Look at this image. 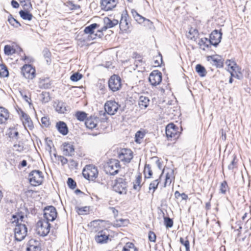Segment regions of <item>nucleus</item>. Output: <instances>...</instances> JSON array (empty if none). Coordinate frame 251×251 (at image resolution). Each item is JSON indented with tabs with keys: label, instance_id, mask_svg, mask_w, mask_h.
<instances>
[{
	"label": "nucleus",
	"instance_id": "obj_37",
	"mask_svg": "<svg viewBox=\"0 0 251 251\" xmlns=\"http://www.w3.org/2000/svg\"><path fill=\"white\" fill-rule=\"evenodd\" d=\"M56 110L60 113H64L67 111L65 104L62 102H58L56 107Z\"/></svg>",
	"mask_w": 251,
	"mask_h": 251
},
{
	"label": "nucleus",
	"instance_id": "obj_19",
	"mask_svg": "<svg viewBox=\"0 0 251 251\" xmlns=\"http://www.w3.org/2000/svg\"><path fill=\"white\" fill-rule=\"evenodd\" d=\"M117 4L115 0H101V9L105 11L112 10Z\"/></svg>",
	"mask_w": 251,
	"mask_h": 251
},
{
	"label": "nucleus",
	"instance_id": "obj_56",
	"mask_svg": "<svg viewBox=\"0 0 251 251\" xmlns=\"http://www.w3.org/2000/svg\"><path fill=\"white\" fill-rule=\"evenodd\" d=\"M149 240L151 242H155L156 241V236L155 234L152 231H150L149 232Z\"/></svg>",
	"mask_w": 251,
	"mask_h": 251
},
{
	"label": "nucleus",
	"instance_id": "obj_13",
	"mask_svg": "<svg viewBox=\"0 0 251 251\" xmlns=\"http://www.w3.org/2000/svg\"><path fill=\"white\" fill-rule=\"evenodd\" d=\"M149 80L152 85H158L162 80V74L158 71H154L150 74Z\"/></svg>",
	"mask_w": 251,
	"mask_h": 251
},
{
	"label": "nucleus",
	"instance_id": "obj_43",
	"mask_svg": "<svg viewBox=\"0 0 251 251\" xmlns=\"http://www.w3.org/2000/svg\"><path fill=\"white\" fill-rule=\"evenodd\" d=\"M75 116L78 120L83 121L86 119L87 114L83 111H77L76 112Z\"/></svg>",
	"mask_w": 251,
	"mask_h": 251
},
{
	"label": "nucleus",
	"instance_id": "obj_29",
	"mask_svg": "<svg viewBox=\"0 0 251 251\" xmlns=\"http://www.w3.org/2000/svg\"><path fill=\"white\" fill-rule=\"evenodd\" d=\"M198 44L200 48L203 50H205V48H209L211 45L209 42V39H208L207 38H201L199 40Z\"/></svg>",
	"mask_w": 251,
	"mask_h": 251
},
{
	"label": "nucleus",
	"instance_id": "obj_31",
	"mask_svg": "<svg viewBox=\"0 0 251 251\" xmlns=\"http://www.w3.org/2000/svg\"><path fill=\"white\" fill-rule=\"evenodd\" d=\"M162 174H163V172L160 176L159 178L153 180L150 184L149 189H150V190H153V193L154 192V191H155V190L157 189V188L158 187V185L160 181L161 177L162 176Z\"/></svg>",
	"mask_w": 251,
	"mask_h": 251
},
{
	"label": "nucleus",
	"instance_id": "obj_32",
	"mask_svg": "<svg viewBox=\"0 0 251 251\" xmlns=\"http://www.w3.org/2000/svg\"><path fill=\"white\" fill-rule=\"evenodd\" d=\"M76 211L79 215H85L89 213V206H84V207H78L76 206L75 208Z\"/></svg>",
	"mask_w": 251,
	"mask_h": 251
},
{
	"label": "nucleus",
	"instance_id": "obj_6",
	"mask_svg": "<svg viewBox=\"0 0 251 251\" xmlns=\"http://www.w3.org/2000/svg\"><path fill=\"white\" fill-rule=\"evenodd\" d=\"M127 185L125 180L123 178H118L114 180L113 185V190L120 194H126Z\"/></svg>",
	"mask_w": 251,
	"mask_h": 251
},
{
	"label": "nucleus",
	"instance_id": "obj_27",
	"mask_svg": "<svg viewBox=\"0 0 251 251\" xmlns=\"http://www.w3.org/2000/svg\"><path fill=\"white\" fill-rule=\"evenodd\" d=\"M27 9H25V10H21L19 12V14L21 17L25 20L31 21L33 16L32 14H31L29 11H27Z\"/></svg>",
	"mask_w": 251,
	"mask_h": 251
},
{
	"label": "nucleus",
	"instance_id": "obj_50",
	"mask_svg": "<svg viewBox=\"0 0 251 251\" xmlns=\"http://www.w3.org/2000/svg\"><path fill=\"white\" fill-rule=\"evenodd\" d=\"M41 123L44 127H48L50 125L49 118L48 117H43L41 119Z\"/></svg>",
	"mask_w": 251,
	"mask_h": 251
},
{
	"label": "nucleus",
	"instance_id": "obj_35",
	"mask_svg": "<svg viewBox=\"0 0 251 251\" xmlns=\"http://www.w3.org/2000/svg\"><path fill=\"white\" fill-rule=\"evenodd\" d=\"M8 134L10 138L13 139H15L17 140L18 139L19 132L15 128H10L9 129Z\"/></svg>",
	"mask_w": 251,
	"mask_h": 251
},
{
	"label": "nucleus",
	"instance_id": "obj_18",
	"mask_svg": "<svg viewBox=\"0 0 251 251\" xmlns=\"http://www.w3.org/2000/svg\"><path fill=\"white\" fill-rule=\"evenodd\" d=\"M27 251H41L40 241L35 239H31L28 241Z\"/></svg>",
	"mask_w": 251,
	"mask_h": 251
},
{
	"label": "nucleus",
	"instance_id": "obj_62",
	"mask_svg": "<svg viewBox=\"0 0 251 251\" xmlns=\"http://www.w3.org/2000/svg\"><path fill=\"white\" fill-rule=\"evenodd\" d=\"M235 167V157L232 160L231 163L228 166V168L229 170H233Z\"/></svg>",
	"mask_w": 251,
	"mask_h": 251
},
{
	"label": "nucleus",
	"instance_id": "obj_26",
	"mask_svg": "<svg viewBox=\"0 0 251 251\" xmlns=\"http://www.w3.org/2000/svg\"><path fill=\"white\" fill-rule=\"evenodd\" d=\"M150 100L147 97L140 96L139 100V105L141 109L146 108L149 104Z\"/></svg>",
	"mask_w": 251,
	"mask_h": 251
},
{
	"label": "nucleus",
	"instance_id": "obj_42",
	"mask_svg": "<svg viewBox=\"0 0 251 251\" xmlns=\"http://www.w3.org/2000/svg\"><path fill=\"white\" fill-rule=\"evenodd\" d=\"M25 9L29 10L32 8L31 0H19Z\"/></svg>",
	"mask_w": 251,
	"mask_h": 251
},
{
	"label": "nucleus",
	"instance_id": "obj_58",
	"mask_svg": "<svg viewBox=\"0 0 251 251\" xmlns=\"http://www.w3.org/2000/svg\"><path fill=\"white\" fill-rule=\"evenodd\" d=\"M226 64L231 69H232V66H235L237 65V64L234 61H231L230 60H227L226 62Z\"/></svg>",
	"mask_w": 251,
	"mask_h": 251
},
{
	"label": "nucleus",
	"instance_id": "obj_25",
	"mask_svg": "<svg viewBox=\"0 0 251 251\" xmlns=\"http://www.w3.org/2000/svg\"><path fill=\"white\" fill-rule=\"evenodd\" d=\"M97 119L90 118L86 119L85 125L87 128L92 129L96 127L97 125Z\"/></svg>",
	"mask_w": 251,
	"mask_h": 251
},
{
	"label": "nucleus",
	"instance_id": "obj_2",
	"mask_svg": "<svg viewBox=\"0 0 251 251\" xmlns=\"http://www.w3.org/2000/svg\"><path fill=\"white\" fill-rule=\"evenodd\" d=\"M82 175L86 179L94 181L98 176V171L95 166L88 165L83 169Z\"/></svg>",
	"mask_w": 251,
	"mask_h": 251
},
{
	"label": "nucleus",
	"instance_id": "obj_5",
	"mask_svg": "<svg viewBox=\"0 0 251 251\" xmlns=\"http://www.w3.org/2000/svg\"><path fill=\"white\" fill-rule=\"evenodd\" d=\"M108 87L112 92L120 90L122 87L121 77L116 75H112L108 80Z\"/></svg>",
	"mask_w": 251,
	"mask_h": 251
},
{
	"label": "nucleus",
	"instance_id": "obj_1",
	"mask_svg": "<svg viewBox=\"0 0 251 251\" xmlns=\"http://www.w3.org/2000/svg\"><path fill=\"white\" fill-rule=\"evenodd\" d=\"M24 216L13 215L14 220L12 223H16V227L14 229L15 238L17 241H21L25 239L27 235V228L25 224H22Z\"/></svg>",
	"mask_w": 251,
	"mask_h": 251
},
{
	"label": "nucleus",
	"instance_id": "obj_41",
	"mask_svg": "<svg viewBox=\"0 0 251 251\" xmlns=\"http://www.w3.org/2000/svg\"><path fill=\"white\" fill-rule=\"evenodd\" d=\"M127 223L128 220L126 219H120L119 220H116V221L114 223L113 225L116 227H120L125 226L127 224Z\"/></svg>",
	"mask_w": 251,
	"mask_h": 251
},
{
	"label": "nucleus",
	"instance_id": "obj_24",
	"mask_svg": "<svg viewBox=\"0 0 251 251\" xmlns=\"http://www.w3.org/2000/svg\"><path fill=\"white\" fill-rule=\"evenodd\" d=\"M9 116L8 110L3 107H0V124L5 123Z\"/></svg>",
	"mask_w": 251,
	"mask_h": 251
},
{
	"label": "nucleus",
	"instance_id": "obj_49",
	"mask_svg": "<svg viewBox=\"0 0 251 251\" xmlns=\"http://www.w3.org/2000/svg\"><path fill=\"white\" fill-rule=\"evenodd\" d=\"M43 53L44 57L47 59V62L48 63L50 62V56L51 55V53L49 50L48 49H45L43 51Z\"/></svg>",
	"mask_w": 251,
	"mask_h": 251
},
{
	"label": "nucleus",
	"instance_id": "obj_48",
	"mask_svg": "<svg viewBox=\"0 0 251 251\" xmlns=\"http://www.w3.org/2000/svg\"><path fill=\"white\" fill-rule=\"evenodd\" d=\"M227 188H228V185H227V182L226 181H224L223 182H222L221 184V185H220V189L221 193L225 194L226 192Z\"/></svg>",
	"mask_w": 251,
	"mask_h": 251
},
{
	"label": "nucleus",
	"instance_id": "obj_16",
	"mask_svg": "<svg viewBox=\"0 0 251 251\" xmlns=\"http://www.w3.org/2000/svg\"><path fill=\"white\" fill-rule=\"evenodd\" d=\"M104 26L99 31L102 32L106 30L108 28H112L117 25L119 21L116 19H110L108 17H105L103 19Z\"/></svg>",
	"mask_w": 251,
	"mask_h": 251
},
{
	"label": "nucleus",
	"instance_id": "obj_7",
	"mask_svg": "<svg viewBox=\"0 0 251 251\" xmlns=\"http://www.w3.org/2000/svg\"><path fill=\"white\" fill-rule=\"evenodd\" d=\"M120 168L119 161L116 159H111L107 163L105 169L107 173L111 175H115L118 173Z\"/></svg>",
	"mask_w": 251,
	"mask_h": 251
},
{
	"label": "nucleus",
	"instance_id": "obj_34",
	"mask_svg": "<svg viewBox=\"0 0 251 251\" xmlns=\"http://www.w3.org/2000/svg\"><path fill=\"white\" fill-rule=\"evenodd\" d=\"M99 26V25L96 23L91 24L89 26L86 27L84 31L86 34H92L94 33V30Z\"/></svg>",
	"mask_w": 251,
	"mask_h": 251
},
{
	"label": "nucleus",
	"instance_id": "obj_40",
	"mask_svg": "<svg viewBox=\"0 0 251 251\" xmlns=\"http://www.w3.org/2000/svg\"><path fill=\"white\" fill-rule=\"evenodd\" d=\"M9 73L7 67L4 65L0 66V76L1 77H7L8 76Z\"/></svg>",
	"mask_w": 251,
	"mask_h": 251
},
{
	"label": "nucleus",
	"instance_id": "obj_45",
	"mask_svg": "<svg viewBox=\"0 0 251 251\" xmlns=\"http://www.w3.org/2000/svg\"><path fill=\"white\" fill-rule=\"evenodd\" d=\"M4 53L7 55H11L15 52V50L10 45H5L4 48Z\"/></svg>",
	"mask_w": 251,
	"mask_h": 251
},
{
	"label": "nucleus",
	"instance_id": "obj_47",
	"mask_svg": "<svg viewBox=\"0 0 251 251\" xmlns=\"http://www.w3.org/2000/svg\"><path fill=\"white\" fill-rule=\"evenodd\" d=\"M41 96L43 102L46 103L50 100L49 93L47 92H43Z\"/></svg>",
	"mask_w": 251,
	"mask_h": 251
},
{
	"label": "nucleus",
	"instance_id": "obj_59",
	"mask_svg": "<svg viewBox=\"0 0 251 251\" xmlns=\"http://www.w3.org/2000/svg\"><path fill=\"white\" fill-rule=\"evenodd\" d=\"M14 149L18 151H22L24 150V147L20 144H15L13 146Z\"/></svg>",
	"mask_w": 251,
	"mask_h": 251
},
{
	"label": "nucleus",
	"instance_id": "obj_20",
	"mask_svg": "<svg viewBox=\"0 0 251 251\" xmlns=\"http://www.w3.org/2000/svg\"><path fill=\"white\" fill-rule=\"evenodd\" d=\"M63 151L65 155L72 156L75 152L74 146L71 143H64L63 144Z\"/></svg>",
	"mask_w": 251,
	"mask_h": 251
},
{
	"label": "nucleus",
	"instance_id": "obj_63",
	"mask_svg": "<svg viewBox=\"0 0 251 251\" xmlns=\"http://www.w3.org/2000/svg\"><path fill=\"white\" fill-rule=\"evenodd\" d=\"M11 4L14 8H17L19 6V4L15 0H12L11 1Z\"/></svg>",
	"mask_w": 251,
	"mask_h": 251
},
{
	"label": "nucleus",
	"instance_id": "obj_28",
	"mask_svg": "<svg viewBox=\"0 0 251 251\" xmlns=\"http://www.w3.org/2000/svg\"><path fill=\"white\" fill-rule=\"evenodd\" d=\"M174 178V171L170 170L166 175L165 181L164 184V187H166L167 185H170L172 183V180Z\"/></svg>",
	"mask_w": 251,
	"mask_h": 251
},
{
	"label": "nucleus",
	"instance_id": "obj_53",
	"mask_svg": "<svg viewBox=\"0 0 251 251\" xmlns=\"http://www.w3.org/2000/svg\"><path fill=\"white\" fill-rule=\"evenodd\" d=\"M144 134L139 131L135 134V142L137 143H140V140L143 138Z\"/></svg>",
	"mask_w": 251,
	"mask_h": 251
},
{
	"label": "nucleus",
	"instance_id": "obj_22",
	"mask_svg": "<svg viewBox=\"0 0 251 251\" xmlns=\"http://www.w3.org/2000/svg\"><path fill=\"white\" fill-rule=\"evenodd\" d=\"M143 183H142V176L141 174L138 175L135 179L133 181V189L139 192L140 191Z\"/></svg>",
	"mask_w": 251,
	"mask_h": 251
},
{
	"label": "nucleus",
	"instance_id": "obj_14",
	"mask_svg": "<svg viewBox=\"0 0 251 251\" xmlns=\"http://www.w3.org/2000/svg\"><path fill=\"white\" fill-rule=\"evenodd\" d=\"M109 235L107 230H101L98 232L97 234L95 236V239L97 243L104 244L107 242Z\"/></svg>",
	"mask_w": 251,
	"mask_h": 251
},
{
	"label": "nucleus",
	"instance_id": "obj_38",
	"mask_svg": "<svg viewBox=\"0 0 251 251\" xmlns=\"http://www.w3.org/2000/svg\"><path fill=\"white\" fill-rule=\"evenodd\" d=\"M144 174L145 175V177L147 178H149L151 176L152 173L150 165L146 164L145 165L144 170Z\"/></svg>",
	"mask_w": 251,
	"mask_h": 251
},
{
	"label": "nucleus",
	"instance_id": "obj_17",
	"mask_svg": "<svg viewBox=\"0 0 251 251\" xmlns=\"http://www.w3.org/2000/svg\"><path fill=\"white\" fill-rule=\"evenodd\" d=\"M21 115V119L25 127V128H28L29 129L32 130L34 126L30 117L23 111H22Z\"/></svg>",
	"mask_w": 251,
	"mask_h": 251
},
{
	"label": "nucleus",
	"instance_id": "obj_57",
	"mask_svg": "<svg viewBox=\"0 0 251 251\" xmlns=\"http://www.w3.org/2000/svg\"><path fill=\"white\" fill-rule=\"evenodd\" d=\"M230 75H231V77H234L238 79H241L243 77L242 74L241 72L235 73L233 72H230Z\"/></svg>",
	"mask_w": 251,
	"mask_h": 251
},
{
	"label": "nucleus",
	"instance_id": "obj_39",
	"mask_svg": "<svg viewBox=\"0 0 251 251\" xmlns=\"http://www.w3.org/2000/svg\"><path fill=\"white\" fill-rule=\"evenodd\" d=\"M119 26L121 30L126 31L128 28V23L126 19L122 18L120 23Z\"/></svg>",
	"mask_w": 251,
	"mask_h": 251
},
{
	"label": "nucleus",
	"instance_id": "obj_11",
	"mask_svg": "<svg viewBox=\"0 0 251 251\" xmlns=\"http://www.w3.org/2000/svg\"><path fill=\"white\" fill-rule=\"evenodd\" d=\"M166 134L169 138L176 139L178 138L179 133L177 132L176 126L173 123L168 124L166 127Z\"/></svg>",
	"mask_w": 251,
	"mask_h": 251
},
{
	"label": "nucleus",
	"instance_id": "obj_46",
	"mask_svg": "<svg viewBox=\"0 0 251 251\" xmlns=\"http://www.w3.org/2000/svg\"><path fill=\"white\" fill-rule=\"evenodd\" d=\"M82 77V75L78 73L73 74L70 77L72 81L76 82L79 80Z\"/></svg>",
	"mask_w": 251,
	"mask_h": 251
},
{
	"label": "nucleus",
	"instance_id": "obj_61",
	"mask_svg": "<svg viewBox=\"0 0 251 251\" xmlns=\"http://www.w3.org/2000/svg\"><path fill=\"white\" fill-rule=\"evenodd\" d=\"M180 242L184 247L190 245L189 241L188 240H184V239L182 237L180 238Z\"/></svg>",
	"mask_w": 251,
	"mask_h": 251
},
{
	"label": "nucleus",
	"instance_id": "obj_36",
	"mask_svg": "<svg viewBox=\"0 0 251 251\" xmlns=\"http://www.w3.org/2000/svg\"><path fill=\"white\" fill-rule=\"evenodd\" d=\"M196 71L201 76H204L206 75V71L205 69L200 64L196 65Z\"/></svg>",
	"mask_w": 251,
	"mask_h": 251
},
{
	"label": "nucleus",
	"instance_id": "obj_4",
	"mask_svg": "<svg viewBox=\"0 0 251 251\" xmlns=\"http://www.w3.org/2000/svg\"><path fill=\"white\" fill-rule=\"evenodd\" d=\"M29 180L30 184L34 186L40 185L43 180L42 172L39 170H34L29 174Z\"/></svg>",
	"mask_w": 251,
	"mask_h": 251
},
{
	"label": "nucleus",
	"instance_id": "obj_9",
	"mask_svg": "<svg viewBox=\"0 0 251 251\" xmlns=\"http://www.w3.org/2000/svg\"><path fill=\"white\" fill-rule=\"evenodd\" d=\"M44 217L45 220L48 222L54 221L57 217V211L53 206H49L45 207L44 210Z\"/></svg>",
	"mask_w": 251,
	"mask_h": 251
},
{
	"label": "nucleus",
	"instance_id": "obj_51",
	"mask_svg": "<svg viewBox=\"0 0 251 251\" xmlns=\"http://www.w3.org/2000/svg\"><path fill=\"white\" fill-rule=\"evenodd\" d=\"M8 21L11 25H12L14 26H15L16 27H18V26L21 25L19 22H18L16 19H15L13 17L8 18Z\"/></svg>",
	"mask_w": 251,
	"mask_h": 251
},
{
	"label": "nucleus",
	"instance_id": "obj_52",
	"mask_svg": "<svg viewBox=\"0 0 251 251\" xmlns=\"http://www.w3.org/2000/svg\"><path fill=\"white\" fill-rule=\"evenodd\" d=\"M67 184L69 188L74 189L76 187V182L72 178H68Z\"/></svg>",
	"mask_w": 251,
	"mask_h": 251
},
{
	"label": "nucleus",
	"instance_id": "obj_54",
	"mask_svg": "<svg viewBox=\"0 0 251 251\" xmlns=\"http://www.w3.org/2000/svg\"><path fill=\"white\" fill-rule=\"evenodd\" d=\"M165 224L167 227H171L173 226V220L169 217L164 218Z\"/></svg>",
	"mask_w": 251,
	"mask_h": 251
},
{
	"label": "nucleus",
	"instance_id": "obj_10",
	"mask_svg": "<svg viewBox=\"0 0 251 251\" xmlns=\"http://www.w3.org/2000/svg\"><path fill=\"white\" fill-rule=\"evenodd\" d=\"M118 158L125 163H129L133 158L132 151L130 149H122L118 153Z\"/></svg>",
	"mask_w": 251,
	"mask_h": 251
},
{
	"label": "nucleus",
	"instance_id": "obj_12",
	"mask_svg": "<svg viewBox=\"0 0 251 251\" xmlns=\"http://www.w3.org/2000/svg\"><path fill=\"white\" fill-rule=\"evenodd\" d=\"M119 106L118 103L115 101L109 100L105 103L104 109L108 114L113 115L117 112Z\"/></svg>",
	"mask_w": 251,
	"mask_h": 251
},
{
	"label": "nucleus",
	"instance_id": "obj_15",
	"mask_svg": "<svg viewBox=\"0 0 251 251\" xmlns=\"http://www.w3.org/2000/svg\"><path fill=\"white\" fill-rule=\"evenodd\" d=\"M222 33L218 30H214L210 35L209 42L212 45L216 47L221 42Z\"/></svg>",
	"mask_w": 251,
	"mask_h": 251
},
{
	"label": "nucleus",
	"instance_id": "obj_64",
	"mask_svg": "<svg viewBox=\"0 0 251 251\" xmlns=\"http://www.w3.org/2000/svg\"><path fill=\"white\" fill-rule=\"evenodd\" d=\"M110 209L112 210L115 217L118 216V211L117 209H116L114 207H110Z\"/></svg>",
	"mask_w": 251,
	"mask_h": 251
},
{
	"label": "nucleus",
	"instance_id": "obj_60",
	"mask_svg": "<svg viewBox=\"0 0 251 251\" xmlns=\"http://www.w3.org/2000/svg\"><path fill=\"white\" fill-rule=\"evenodd\" d=\"M231 71H229V72H233L234 73L241 72V68L239 67V66L237 65L235 66H232V69H231Z\"/></svg>",
	"mask_w": 251,
	"mask_h": 251
},
{
	"label": "nucleus",
	"instance_id": "obj_44",
	"mask_svg": "<svg viewBox=\"0 0 251 251\" xmlns=\"http://www.w3.org/2000/svg\"><path fill=\"white\" fill-rule=\"evenodd\" d=\"M19 93L20 96L29 105L31 104V100L29 95H27L25 92L22 91H20Z\"/></svg>",
	"mask_w": 251,
	"mask_h": 251
},
{
	"label": "nucleus",
	"instance_id": "obj_55",
	"mask_svg": "<svg viewBox=\"0 0 251 251\" xmlns=\"http://www.w3.org/2000/svg\"><path fill=\"white\" fill-rule=\"evenodd\" d=\"M135 20L139 24L142 23L146 20H147L148 22H150L149 20L146 19L145 18L143 17L139 14L136 16V17L135 18Z\"/></svg>",
	"mask_w": 251,
	"mask_h": 251
},
{
	"label": "nucleus",
	"instance_id": "obj_21",
	"mask_svg": "<svg viewBox=\"0 0 251 251\" xmlns=\"http://www.w3.org/2000/svg\"><path fill=\"white\" fill-rule=\"evenodd\" d=\"M56 127L58 131L63 135H66L68 133V128L65 123L59 121L56 124Z\"/></svg>",
	"mask_w": 251,
	"mask_h": 251
},
{
	"label": "nucleus",
	"instance_id": "obj_30",
	"mask_svg": "<svg viewBox=\"0 0 251 251\" xmlns=\"http://www.w3.org/2000/svg\"><path fill=\"white\" fill-rule=\"evenodd\" d=\"M198 36V31L194 28H191L187 34L188 38L195 40Z\"/></svg>",
	"mask_w": 251,
	"mask_h": 251
},
{
	"label": "nucleus",
	"instance_id": "obj_23",
	"mask_svg": "<svg viewBox=\"0 0 251 251\" xmlns=\"http://www.w3.org/2000/svg\"><path fill=\"white\" fill-rule=\"evenodd\" d=\"M212 64L215 65L217 68H222L224 65V60L218 55L210 56Z\"/></svg>",
	"mask_w": 251,
	"mask_h": 251
},
{
	"label": "nucleus",
	"instance_id": "obj_3",
	"mask_svg": "<svg viewBox=\"0 0 251 251\" xmlns=\"http://www.w3.org/2000/svg\"><path fill=\"white\" fill-rule=\"evenodd\" d=\"M47 220H42L37 223L36 231L38 234L42 236H45L50 232V226Z\"/></svg>",
	"mask_w": 251,
	"mask_h": 251
},
{
	"label": "nucleus",
	"instance_id": "obj_33",
	"mask_svg": "<svg viewBox=\"0 0 251 251\" xmlns=\"http://www.w3.org/2000/svg\"><path fill=\"white\" fill-rule=\"evenodd\" d=\"M122 251H138V249L132 243L128 242L123 247Z\"/></svg>",
	"mask_w": 251,
	"mask_h": 251
},
{
	"label": "nucleus",
	"instance_id": "obj_8",
	"mask_svg": "<svg viewBox=\"0 0 251 251\" xmlns=\"http://www.w3.org/2000/svg\"><path fill=\"white\" fill-rule=\"evenodd\" d=\"M21 73L26 79H32L36 75L35 69L31 65L25 64L23 66Z\"/></svg>",
	"mask_w": 251,
	"mask_h": 251
}]
</instances>
